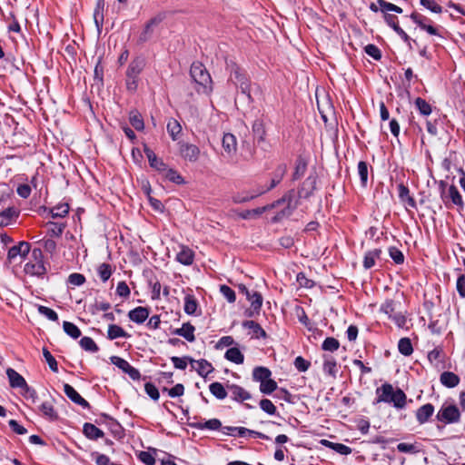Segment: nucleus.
Instances as JSON below:
<instances>
[{"mask_svg": "<svg viewBox=\"0 0 465 465\" xmlns=\"http://www.w3.org/2000/svg\"><path fill=\"white\" fill-rule=\"evenodd\" d=\"M39 410L42 412L43 416L49 420H55L58 419V414L51 401H44L39 406Z\"/></svg>", "mask_w": 465, "mask_h": 465, "instance_id": "nucleus-34", "label": "nucleus"}, {"mask_svg": "<svg viewBox=\"0 0 465 465\" xmlns=\"http://www.w3.org/2000/svg\"><path fill=\"white\" fill-rule=\"evenodd\" d=\"M440 383L446 388H455L460 383V377L452 371H443L440 376Z\"/></svg>", "mask_w": 465, "mask_h": 465, "instance_id": "nucleus-28", "label": "nucleus"}, {"mask_svg": "<svg viewBox=\"0 0 465 465\" xmlns=\"http://www.w3.org/2000/svg\"><path fill=\"white\" fill-rule=\"evenodd\" d=\"M53 218H63L69 213L68 203H59L49 210Z\"/></svg>", "mask_w": 465, "mask_h": 465, "instance_id": "nucleus-42", "label": "nucleus"}, {"mask_svg": "<svg viewBox=\"0 0 465 465\" xmlns=\"http://www.w3.org/2000/svg\"><path fill=\"white\" fill-rule=\"evenodd\" d=\"M294 194L295 193L293 190L288 191L282 198L273 202L272 204L251 210L252 216L261 215L265 211L279 207L282 204H286V206L274 215V217L272 219V222L278 223L283 218L291 216L298 206V201L294 199Z\"/></svg>", "mask_w": 465, "mask_h": 465, "instance_id": "nucleus-1", "label": "nucleus"}, {"mask_svg": "<svg viewBox=\"0 0 465 465\" xmlns=\"http://www.w3.org/2000/svg\"><path fill=\"white\" fill-rule=\"evenodd\" d=\"M179 154L180 156L188 162L195 163L200 157V149L198 146L186 142H179Z\"/></svg>", "mask_w": 465, "mask_h": 465, "instance_id": "nucleus-10", "label": "nucleus"}, {"mask_svg": "<svg viewBox=\"0 0 465 465\" xmlns=\"http://www.w3.org/2000/svg\"><path fill=\"white\" fill-rule=\"evenodd\" d=\"M195 328L190 322H184L181 328L175 329L173 333L184 338L189 342L195 341Z\"/></svg>", "mask_w": 465, "mask_h": 465, "instance_id": "nucleus-26", "label": "nucleus"}, {"mask_svg": "<svg viewBox=\"0 0 465 465\" xmlns=\"http://www.w3.org/2000/svg\"><path fill=\"white\" fill-rule=\"evenodd\" d=\"M400 302L387 299L381 304L380 312L386 314L398 327L402 328L406 324L405 316L398 311Z\"/></svg>", "mask_w": 465, "mask_h": 465, "instance_id": "nucleus-7", "label": "nucleus"}, {"mask_svg": "<svg viewBox=\"0 0 465 465\" xmlns=\"http://www.w3.org/2000/svg\"><path fill=\"white\" fill-rule=\"evenodd\" d=\"M420 4L434 14L442 13V7L434 0H420Z\"/></svg>", "mask_w": 465, "mask_h": 465, "instance_id": "nucleus-61", "label": "nucleus"}, {"mask_svg": "<svg viewBox=\"0 0 465 465\" xmlns=\"http://www.w3.org/2000/svg\"><path fill=\"white\" fill-rule=\"evenodd\" d=\"M104 0H97L96 5L94 11V20L97 30L100 31L103 27L104 24Z\"/></svg>", "mask_w": 465, "mask_h": 465, "instance_id": "nucleus-32", "label": "nucleus"}, {"mask_svg": "<svg viewBox=\"0 0 465 465\" xmlns=\"http://www.w3.org/2000/svg\"><path fill=\"white\" fill-rule=\"evenodd\" d=\"M43 355H44V358L45 359L49 368L54 371V372H58V364H57V361L56 360L54 359V357L51 354V352L48 351L47 348H43Z\"/></svg>", "mask_w": 465, "mask_h": 465, "instance_id": "nucleus-62", "label": "nucleus"}, {"mask_svg": "<svg viewBox=\"0 0 465 465\" xmlns=\"http://www.w3.org/2000/svg\"><path fill=\"white\" fill-rule=\"evenodd\" d=\"M381 254V250L378 249V248L368 251L364 254V258H363L364 269L369 270V269L372 268L375 265L376 260L380 259Z\"/></svg>", "mask_w": 465, "mask_h": 465, "instance_id": "nucleus-29", "label": "nucleus"}, {"mask_svg": "<svg viewBox=\"0 0 465 465\" xmlns=\"http://www.w3.org/2000/svg\"><path fill=\"white\" fill-rule=\"evenodd\" d=\"M251 302V310L246 312L247 316L252 317L254 313H259L262 305V296L260 292L252 291V295L247 299Z\"/></svg>", "mask_w": 465, "mask_h": 465, "instance_id": "nucleus-27", "label": "nucleus"}, {"mask_svg": "<svg viewBox=\"0 0 465 465\" xmlns=\"http://www.w3.org/2000/svg\"><path fill=\"white\" fill-rule=\"evenodd\" d=\"M323 371L332 377L337 373V362L331 356H324Z\"/></svg>", "mask_w": 465, "mask_h": 465, "instance_id": "nucleus-41", "label": "nucleus"}, {"mask_svg": "<svg viewBox=\"0 0 465 465\" xmlns=\"http://www.w3.org/2000/svg\"><path fill=\"white\" fill-rule=\"evenodd\" d=\"M84 434L90 440H97L104 437V431L92 423H84Z\"/></svg>", "mask_w": 465, "mask_h": 465, "instance_id": "nucleus-36", "label": "nucleus"}, {"mask_svg": "<svg viewBox=\"0 0 465 465\" xmlns=\"http://www.w3.org/2000/svg\"><path fill=\"white\" fill-rule=\"evenodd\" d=\"M30 243L27 242H20L18 244L14 245L8 250L7 260L9 262L16 261L18 257L25 258L30 252Z\"/></svg>", "mask_w": 465, "mask_h": 465, "instance_id": "nucleus-12", "label": "nucleus"}, {"mask_svg": "<svg viewBox=\"0 0 465 465\" xmlns=\"http://www.w3.org/2000/svg\"><path fill=\"white\" fill-rule=\"evenodd\" d=\"M227 390L230 393L231 399L234 401L243 402L244 401L250 400L252 398V395L249 391L237 384H228Z\"/></svg>", "mask_w": 465, "mask_h": 465, "instance_id": "nucleus-14", "label": "nucleus"}, {"mask_svg": "<svg viewBox=\"0 0 465 465\" xmlns=\"http://www.w3.org/2000/svg\"><path fill=\"white\" fill-rule=\"evenodd\" d=\"M145 64L146 61L143 56H136L130 62L125 73V84L128 91L135 92L137 90L139 75L144 69Z\"/></svg>", "mask_w": 465, "mask_h": 465, "instance_id": "nucleus-4", "label": "nucleus"}, {"mask_svg": "<svg viewBox=\"0 0 465 465\" xmlns=\"http://www.w3.org/2000/svg\"><path fill=\"white\" fill-rule=\"evenodd\" d=\"M163 21V16L157 15L150 19L144 25L143 30L139 35L138 41L140 43H145L151 39L153 34V29Z\"/></svg>", "mask_w": 465, "mask_h": 465, "instance_id": "nucleus-15", "label": "nucleus"}, {"mask_svg": "<svg viewBox=\"0 0 465 465\" xmlns=\"http://www.w3.org/2000/svg\"><path fill=\"white\" fill-rule=\"evenodd\" d=\"M97 273H98L100 279L102 280V282H105L110 279V277L113 273V267L109 263H105V262L101 263L97 267Z\"/></svg>", "mask_w": 465, "mask_h": 465, "instance_id": "nucleus-44", "label": "nucleus"}, {"mask_svg": "<svg viewBox=\"0 0 465 465\" xmlns=\"http://www.w3.org/2000/svg\"><path fill=\"white\" fill-rule=\"evenodd\" d=\"M143 151L152 168L158 172L166 171V163L162 159L158 158L153 150L144 146Z\"/></svg>", "mask_w": 465, "mask_h": 465, "instance_id": "nucleus-19", "label": "nucleus"}, {"mask_svg": "<svg viewBox=\"0 0 465 465\" xmlns=\"http://www.w3.org/2000/svg\"><path fill=\"white\" fill-rule=\"evenodd\" d=\"M190 362L192 363V367L195 369L197 373L203 378L207 377L208 374L213 371V365L204 359H201L198 361L190 359Z\"/></svg>", "mask_w": 465, "mask_h": 465, "instance_id": "nucleus-22", "label": "nucleus"}, {"mask_svg": "<svg viewBox=\"0 0 465 465\" xmlns=\"http://www.w3.org/2000/svg\"><path fill=\"white\" fill-rule=\"evenodd\" d=\"M389 255L396 264H402L404 262V255L402 252L395 246L389 248Z\"/></svg>", "mask_w": 465, "mask_h": 465, "instance_id": "nucleus-58", "label": "nucleus"}, {"mask_svg": "<svg viewBox=\"0 0 465 465\" xmlns=\"http://www.w3.org/2000/svg\"><path fill=\"white\" fill-rule=\"evenodd\" d=\"M358 174L361 179V183L363 187H366L368 183V163L364 161H361L358 163Z\"/></svg>", "mask_w": 465, "mask_h": 465, "instance_id": "nucleus-54", "label": "nucleus"}, {"mask_svg": "<svg viewBox=\"0 0 465 465\" xmlns=\"http://www.w3.org/2000/svg\"><path fill=\"white\" fill-rule=\"evenodd\" d=\"M252 133L259 141H263L265 137V127L263 121L256 119L252 124Z\"/></svg>", "mask_w": 465, "mask_h": 465, "instance_id": "nucleus-47", "label": "nucleus"}, {"mask_svg": "<svg viewBox=\"0 0 465 465\" xmlns=\"http://www.w3.org/2000/svg\"><path fill=\"white\" fill-rule=\"evenodd\" d=\"M260 408L269 415H274L276 413V407L271 400L262 399L261 400Z\"/></svg>", "mask_w": 465, "mask_h": 465, "instance_id": "nucleus-63", "label": "nucleus"}, {"mask_svg": "<svg viewBox=\"0 0 465 465\" xmlns=\"http://www.w3.org/2000/svg\"><path fill=\"white\" fill-rule=\"evenodd\" d=\"M43 258V252L41 249H33L31 252V259L25 265V272L30 276L43 278L47 272Z\"/></svg>", "mask_w": 465, "mask_h": 465, "instance_id": "nucleus-5", "label": "nucleus"}, {"mask_svg": "<svg viewBox=\"0 0 465 465\" xmlns=\"http://www.w3.org/2000/svg\"><path fill=\"white\" fill-rule=\"evenodd\" d=\"M436 419L443 424L457 423L460 420V411L456 405L444 403L437 412Z\"/></svg>", "mask_w": 465, "mask_h": 465, "instance_id": "nucleus-9", "label": "nucleus"}, {"mask_svg": "<svg viewBox=\"0 0 465 465\" xmlns=\"http://www.w3.org/2000/svg\"><path fill=\"white\" fill-rule=\"evenodd\" d=\"M220 292L227 300L228 302L233 303L236 301L235 292L225 284L220 285Z\"/></svg>", "mask_w": 465, "mask_h": 465, "instance_id": "nucleus-59", "label": "nucleus"}, {"mask_svg": "<svg viewBox=\"0 0 465 465\" xmlns=\"http://www.w3.org/2000/svg\"><path fill=\"white\" fill-rule=\"evenodd\" d=\"M191 427L197 430H217L222 428V422L218 419H211L205 422H194L191 424Z\"/></svg>", "mask_w": 465, "mask_h": 465, "instance_id": "nucleus-30", "label": "nucleus"}, {"mask_svg": "<svg viewBox=\"0 0 465 465\" xmlns=\"http://www.w3.org/2000/svg\"><path fill=\"white\" fill-rule=\"evenodd\" d=\"M224 357L226 360H228L229 361H232L235 364H242L244 361L243 354L236 347L228 349L225 352Z\"/></svg>", "mask_w": 465, "mask_h": 465, "instance_id": "nucleus-37", "label": "nucleus"}, {"mask_svg": "<svg viewBox=\"0 0 465 465\" xmlns=\"http://www.w3.org/2000/svg\"><path fill=\"white\" fill-rule=\"evenodd\" d=\"M79 344H80L81 348L86 351L96 352L99 351L98 346L96 345V343L91 337H87V336L83 337L80 340Z\"/></svg>", "mask_w": 465, "mask_h": 465, "instance_id": "nucleus-50", "label": "nucleus"}, {"mask_svg": "<svg viewBox=\"0 0 465 465\" xmlns=\"http://www.w3.org/2000/svg\"><path fill=\"white\" fill-rule=\"evenodd\" d=\"M163 172L165 178L170 182L174 183L176 184H183L185 183L183 176L176 170L172 168L168 169L166 167V171Z\"/></svg>", "mask_w": 465, "mask_h": 465, "instance_id": "nucleus-51", "label": "nucleus"}, {"mask_svg": "<svg viewBox=\"0 0 465 465\" xmlns=\"http://www.w3.org/2000/svg\"><path fill=\"white\" fill-rule=\"evenodd\" d=\"M440 187H441L440 197H441L442 201L444 202L446 207L451 208V204L450 203V202L453 205L457 206L458 210H463L464 202L462 200V196L460 193L458 188L452 184L448 188V191L446 192V189H445L446 184L442 181L440 182Z\"/></svg>", "mask_w": 465, "mask_h": 465, "instance_id": "nucleus-8", "label": "nucleus"}, {"mask_svg": "<svg viewBox=\"0 0 465 465\" xmlns=\"http://www.w3.org/2000/svg\"><path fill=\"white\" fill-rule=\"evenodd\" d=\"M6 375L8 377L9 383L12 388L24 389L25 387H26L27 383L25 378L21 374H19L15 370L8 368L6 370Z\"/></svg>", "mask_w": 465, "mask_h": 465, "instance_id": "nucleus-25", "label": "nucleus"}, {"mask_svg": "<svg viewBox=\"0 0 465 465\" xmlns=\"http://www.w3.org/2000/svg\"><path fill=\"white\" fill-rule=\"evenodd\" d=\"M277 389V382L271 378L260 383V391L263 394H271Z\"/></svg>", "mask_w": 465, "mask_h": 465, "instance_id": "nucleus-56", "label": "nucleus"}, {"mask_svg": "<svg viewBox=\"0 0 465 465\" xmlns=\"http://www.w3.org/2000/svg\"><path fill=\"white\" fill-rule=\"evenodd\" d=\"M434 406L431 403H426L417 409L415 412L416 420L419 424H424L429 421L434 413Z\"/></svg>", "mask_w": 465, "mask_h": 465, "instance_id": "nucleus-20", "label": "nucleus"}, {"mask_svg": "<svg viewBox=\"0 0 465 465\" xmlns=\"http://www.w3.org/2000/svg\"><path fill=\"white\" fill-rule=\"evenodd\" d=\"M306 169H307V163H306V161L303 158L299 157L296 160L295 169H294V172H293V174H292V179L293 180L300 179L305 173Z\"/></svg>", "mask_w": 465, "mask_h": 465, "instance_id": "nucleus-48", "label": "nucleus"}, {"mask_svg": "<svg viewBox=\"0 0 465 465\" xmlns=\"http://www.w3.org/2000/svg\"><path fill=\"white\" fill-rule=\"evenodd\" d=\"M317 174L311 173L302 183L301 188L298 191L299 196L302 198H309L312 195L316 190L317 184Z\"/></svg>", "mask_w": 465, "mask_h": 465, "instance_id": "nucleus-13", "label": "nucleus"}, {"mask_svg": "<svg viewBox=\"0 0 465 465\" xmlns=\"http://www.w3.org/2000/svg\"><path fill=\"white\" fill-rule=\"evenodd\" d=\"M198 308V302L193 295H186L184 298V312L188 315L195 313Z\"/></svg>", "mask_w": 465, "mask_h": 465, "instance_id": "nucleus-45", "label": "nucleus"}, {"mask_svg": "<svg viewBox=\"0 0 465 465\" xmlns=\"http://www.w3.org/2000/svg\"><path fill=\"white\" fill-rule=\"evenodd\" d=\"M111 362L115 365L117 368L122 370L124 373L128 374V376L134 380L138 381L141 378L140 371L133 367L126 360L119 357V356H112L110 358Z\"/></svg>", "mask_w": 465, "mask_h": 465, "instance_id": "nucleus-11", "label": "nucleus"}, {"mask_svg": "<svg viewBox=\"0 0 465 465\" xmlns=\"http://www.w3.org/2000/svg\"><path fill=\"white\" fill-rule=\"evenodd\" d=\"M223 147L228 154H232L237 150L236 137L232 134H224L223 137Z\"/></svg>", "mask_w": 465, "mask_h": 465, "instance_id": "nucleus-33", "label": "nucleus"}, {"mask_svg": "<svg viewBox=\"0 0 465 465\" xmlns=\"http://www.w3.org/2000/svg\"><path fill=\"white\" fill-rule=\"evenodd\" d=\"M64 392L74 403L80 405L84 409L90 407L88 401L84 400L70 384H64Z\"/></svg>", "mask_w": 465, "mask_h": 465, "instance_id": "nucleus-16", "label": "nucleus"}, {"mask_svg": "<svg viewBox=\"0 0 465 465\" xmlns=\"http://www.w3.org/2000/svg\"><path fill=\"white\" fill-rule=\"evenodd\" d=\"M210 392L218 400H224L227 395V387L225 388L221 382L214 381L209 385Z\"/></svg>", "mask_w": 465, "mask_h": 465, "instance_id": "nucleus-35", "label": "nucleus"}, {"mask_svg": "<svg viewBox=\"0 0 465 465\" xmlns=\"http://www.w3.org/2000/svg\"><path fill=\"white\" fill-rule=\"evenodd\" d=\"M129 121L135 130L143 131L144 129L143 119L141 114L137 111H133L130 113Z\"/></svg>", "mask_w": 465, "mask_h": 465, "instance_id": "nucleus-43", "label": "nucleus"}, {"mask_svg": "<svg viewBox=\"0 0 465 465\" xmlns=\"http://www.w3.org/2000/svg\"><path fill=\"white\" fill-rule=\"evenodd\" d=\"M193 81L202 87L203 92L212 91V78L206 68L201 63H193L190 69Z\"/></svg>", "mask_w": 465, "mask_h": 465, "instance_id": "nucleus-6", "label": "nucleus"}, {"mask_svg": "<svg viewBox=\"0 0 465 465\" xmlns=\"http://www.w3.org/2000/svg\"><path fill=\"white\" fill-rule=\"evenodd\" d=\"M377 5L380 6L381 11L383 13L388 12V11L395 12L397 14L402 13L401 7H400L394 4L389 3L385 0H377Z\"/></svg>", "mask_w": 465, "mask_h": 465, "instance_id": "nucleus-53", "label": "nucleus"}, {"mask_svg": "<svg viewBox=\"0 0 465 465\" xmlns=\"http://www.w3.org/2000/svg\"><path fill=\"white\" fill-rule=\"evenodd\" d=\"M286 172H287L286 164L282 163V164L278 165L272 173V177L270 185L265 190L260 192L259 193L260 194L263 193L268 192V191L273 189L274 187H276L282 180Z\"/></svg>", "mask_w": 465, "mask_h": 465, "instance_id": "nucleus-23", "label": "nucleus"}, {"mask_svg": "<svg viewBox=\"0 0 465 465\" xmlns=\"http://www.w3.org/2000/svg\"><path fill=\"white\" fill-rule=\"evenodd\" d=\"M150 311L146 307H136L134 310H131L128 313L129 319L138 324L143 323L145 320L149 317Z\"/></svg>", "mask_w": 465, "mask_h": 465, "instance_id": "nucleus-24", "label": "nucleus"}, {"mask_svg": "<svg viewBox=\"0 0 465 465\" xmlns=\"http://www.w3.org/2000/svg\"><path fill=\"white\" fill-rule=\"evenodd\" d=\"M175 259L181 264L190 266L194 261V252L188 246L181 245Z\"/></svg>", "mask_w": 465, "mask_h": 465, "instance_id": "nucleus-18", "label": "nucleus"}, {"mask_svg": "<svg viewBox=\"0 0 465 465\" xmlns=\"http://www.w3.org/2000/svg\"><path fill=\"white\" fill-rule=\"evenodd\" d=\"M166 129L173 141H176L178 139V135L182 132V126L180 123L173 118L168 121Z\"/></svg>", "mask_w": 465, "mask_h": 465, "instance_id": "nucleus-40", "label": "nucleus"}, {"mask_svg": "<svg viewBox=\"0 0 465 465\" xmlns=\"http://www.w3.org/2000/svg\"><path fill=\"white\" fill-rule=\"evenodd\" d=\"M228 67L230 68L229 81L239 88L242 94L246 95L249 102H252L251 95V80L246 72L232 62L231 64H228Z\"/></svg>", "mask_w": 465, "mask_h": 465, "instance_id": "nucleus-3", "label": "nucleus"}, {"mask_svg": "<svg viewBox=\"0 0 465 465\" xmlns=\"http://www.w3.org/2000/svg\"><path fill=\"white\" fill-rule=\"evenodd\" d=\"M429 362L435 368L442 367L445 362V353L442 347L438 346L428 352Z\"/></svg>", "mask_w": 465, "mask_h": 465, "instance_id": "nucleus-17", "label": "nucleus"}, {"mask_svg": "<svg viewBox=\"0 0 465 465\" xmlns=\"http://www.w3.org/2000/svg\"><path fill=\"white\" fill-rule=\"evenodd\" d=\"M107 337L109 340L117 338H128L130 335L120 326L116 324H110L107 331Z\"/></svg>", "mask_w": 465, "mask_h": 465, "instance_id": "nucleus-39", "label": "nucleus"}, {"mask_svg": "<svg viewBox=\"0 0 465 465\" xmlns=\"http://www.w3.org/2000/svg\"><path fill=\"white\" fill-rule=\"evenodd\" d=\"M63 328L64 332L73 339H77L81 336L80 329L70 322L64 321L63 323Z\"/></svg>", "mask_w": 465, "mask_h": 465, "instance_id": "nucleus-52", "label": "nucleus"}, {"mask_svg": "<svg viewBox=\"0 0 465 465\" xmlns=\"http://www.w3.org/2000/svg\"><path fill=\"white\" fill-rule=\"evenodd\" d=\"M37 311L41 315L46 317L48 320L52 322L58 321V314L51 308H48L44 305H38Z\"/></svg>", "mask_w": 465, "mask_h": 465, "instance_id": "nucleus-57", "label": "nucleus"}, {"mask_svg": "<svg viewBox=\"0 0 465 465\" xmlns=\"http://www.w3.org/2000/svg\"><path fill=\"white\" fill-rule=\"evenodd\" d=\"M340 342L337 339L333 337H328L326 338L322 345V349L326 351H335L339 349Z\"/></svg>", "mask_w": 465, "mask_h": 465, "instance_id": "nucleus-55", "label": "nucleus"}, {"mask_svg": "<svg viewBox=\"0 0 465 465\" xmlns=\"http://www.w3.org/2000/svg\"><path fill=\"white\" fill-rule=\"evenodd\" d=\"M398 350L404 356H410L413 352V347L409 338H401L398 342Z\"/></svg>", "mask_w": 465, "mask_h": 465, "instance_id": "nucleus-46", "label": "nucleus"}, {"mask_svg": "<svg viewBox=\"0 0 465 465\" xmlns=\"http://www.w3.org/2000/svg\"><path fill=\"white\" fill-rule=\"evenodd\" d=\"M271 371L266 367H255L252 371V380L254 381H259L260 383L271 378Z\"/></svg>", "mask_w": 465, "mask_h": 465, "instance_id": "nucleus-38", "label": "nucleus"}, {"mask_svg": "<svg viewBox=\"0 0 465 465\" xmlns=\"http://www.w3.org/2000/svg\"><path fill=\"white\" fill-rule=\"evenodd\" d=\"M242 327L251 330L253 338H266L267 336L265 331L262 328V326L259 323L255 322L254 321L243 322Z\"/></svg>", "mask_w": 465, "mask_h": 465, "instance_id": "nucleus-31", "label": "nucleus"}, {"mask_svg": "<svg viewBox=\"0 0 465 465\" xmlns=\"http://www.w3.org/2000/svg\"><path fill=\"white\" fill-rule=\"evenodd\" d=\"M376 398L373 404L388 403L392 404L394 408L401 410L404 409L407 403V396L405 392L394 387L388 382L383 383L381 386L375 390Z\"/></svg>", "mask_w": 465, "mask_h": 465, "instance_id": "nucleus-2", "label": "nucleus"}, {"mask_svg": "<svg viewBox=\"0 0 465 465\" xmlns=\"http://www.w3.org/2000/svg\"><path fill=\"white\" fill-rule=\"evenodd\" d=\"M364 51L365 53L370 55L371 57H372L374 60H381V50L375 45H372V44H369L367 45L365 47H364Z\"/></svg>", "mask_w": 465, "mask_h": 465, "instance_id": "nucleus-64", "label": "nucleus"}, {"mask_svg": "<svg viewBox=\"0 0 465 465\" xmlns=\"http://www.w3.org/2000/svg\"><path fill=\"white\" fill-rule=\"evenodd\" d=\"M414 104L416 108L419 110L420 114L428 116L431 114V105L426 102V100L418 97L415 99Z\"/></svg>", "mask_w": 465, "mask_h": 465, "instance_id": "nucleus-49", "label": "nucleus"}, {"mask_svg": "<svg viewBox=\"0 0 465 465\" xmlns=\"http://www.w3.org/2000/svg\"><path fill=\"white\" fill-rule=\"evenodd\" d=\"M19 210L14 206L7 207L0 212V226L5 227L13 223L19 216Z\"/></svg>", "mask_w": 465, "mask_h": 465, "instance_id": "nucleus-21", "label": "nucleus"}, {"mask_svg": "<svg viewBox=\"0 0 465 465\" xmlns=\"http://www.w3.org/2000/svg\"><path fill=\"white\" fill-rule=\"evenodd\" d=\"M46 225L49 227L48 232L52 236L60 237L64 230V223H53L49 222L46 223Z\"/></svg>", "mask_w": 465, "mask_h": 465, "instance_id": "nucleus-60", "label": "nucleus"}]
</instances>
